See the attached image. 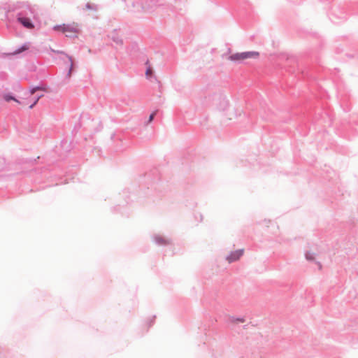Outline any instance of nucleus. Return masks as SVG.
<instances>
[{
	"label": "nucleus",
	"mask_w": 358,
	"mask_h": 358,
	"mask_svg": "<svg viewBox=\"0 0 358 358\" xmlns=\"http://www.w3.org/2000/svg\"><path fill=\"white\" fill-rule=\"evenodd\" d=\"M27 48H28L27 47H25V46H24V47H23V48H22V49H23V50H27Z\"/></svg>",
	"instance_id": "obj_12"
},
{
	"label": "nucleus",
	"mask_w": 358,
	"mask_h": 358,
	"mask_svg": "<svg viewBox=\"0 0 358 358\" xmlns=\"http://www.w3.org/2000/svg\"><path fill=\"white\" fill-rule=\"evenodd\" d=\"M145 75L148 78L152 76V68L150 66H148V68L147 69V70L145 71Z\"/></svg>",
	"instance_id": "obj_9"
},
{
	"label": "nucleus",
	"mask_w": 358,
	"mask_h": 358,
	"mask_svg": "<svg viewBox=\"0 0 358 358\" xmlns=\"http://www.w3.org/2000/svg\"><path fill=\"white\" fill-rule=\"evenodd\" d=\"M243 250H238L231 252L227 257V260L231 263L239 259V258L243 255Z\"/></svg>",
	"instance_id": "obj_3"
},
{
	"label": "nucleus",
	"mask_w": 358,
	"mask_h": 358,
	"mask_svg": "<svg viewBox=\"0 0 358 358\" xmlns=\"http://www.w3.org/2000/svg\"><path fill=\"white\" fill-rule=\"evenodd\" d=\"M38 90H43V91H45V89L43 87H34L32 88L31 90H30V94L31 95H34L36 91H38Z\"/></svg>",
	"instance_id": "obj_7"
},
{
	"label": "nucleus",
	"mask_w": 358,
	"mask_h": 358,
	"mask_svg": "<svg viewBox=\"0 0 358 358\" xmlns=\"http://www.w3.org/2000/svg\"><path fill=\"white\" fill-rule=\"evenodd\" d=\"M43 94L36 95L34 98V102L29 106L30 108H32L38 101V100L43 96Z\"/></svg>",
	"instance_id": "obj_5"
},
{
	"label": "nucleus",
	"mask_w": 358,
	"mask_h": 358,
	"mask_svg": "<svg viewBox=\"0 0 358 358\" xmlns=\"http://www.w3.org/2000/svg\"><path fill=\"white\" fill-rule=\"evenodd\" d=\"M156 113H157V111H155V112H153V113L150 115V117H149V122H151L153 120L154 117H155V115H156Z\"/></svg>",
	"instance_id": "obj_11"
},
{
	"label": "nucleus",
	"mask_w": 358,
	"mask_h": 358,
	"mask_svg": "<svg viewBox=\"0 0 358 358\" xmlns=\"http://www.w3.org/2000/svg\"><path fill=\"white\" fill-rule=\"evenodd\" d=\"M54 29L64 34L67 37H71L79 31L78 27L75 23L71 24H63L62 25H57L54 27Z\"/></svg>",
	"instance_id": "obj_2"
},
{
	"label": "nucleus",
	"mask_w": 358,
	"mask_h": 358,
	"mask_svg": "<svg viewBox=\"0 0 358 358\" xmlns=\"http://www.w3.org/2000/svg\"><path fill=\"white\" fill-rule=\"evenodd\" d=\"M259 57V52L257 51H247L243 52H236L231 54L229 57V59L232 62H243L246 59H256Z\"/></svg>",
	"instance_id": "obj_1"
},
{
	"label": "nucleus",
	"mask_w": 358,
	"mask_h": 358,
	"mask_svg": "<svg viewBox=\"0 0 358 358\" xmlns=\"http://www.w3.org/2000/svg\"><path fill=\"white\" fill-rule=\"evenodd\" d=\"M156 241L159 244H166L167 241L162 237H156Z\"/></svg>",
	"instance_id": "obj_8"
},
{
	"label": "nucleus",
	"mask_w": 358,
	"mask_h": 358,
	"mask_svg": "<svg viewBox=\"0 0 358 358\" xmlns=\"http://www.w3.org/2000/svg\"><path fill=\"white\" fill-rule=\"evenodd\" d=\"M19 22H20L27 29H33L34 24L31 22L30 19L25 17H19L17 18Z\"/></svg>",
	"instance_id": "obj_4"
},
{
	"label": "nucleus",
	"mask_w": 358,
	"mask_h": 358,
	"mask_svg": "<svg viewBox=\"0 0 358 358\" xmlns=\"http://www.w3.org/2000/svg\"><path fill=\"white\" fill-rule=\"evenodd\" d=\"M3 99L5 101H9L10 100H13L15 101V102L18 103H20V102L17 100L16 99H15L13 96H10V95H8V94H6L3 96Z\"/></svg>",
	"instance_id": "obj_6"
},
{
	"label": "nucleus",
	"mask_w": 358,
	"mask_h": 358,
	"mask_svg": "<svg viewBox=\"0 0 358 358\" xmlns=\"http://www.w3.org/2000/svg\"><path fill=\"white\" fill-rule=\"evenodd\" d=\"M306 257L308 260H313L314 259V254L310 252H307L306 254Z\"/></svg>",
	"instance_id": "obj_10"
}]
</instances>
